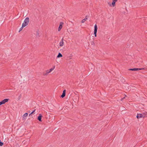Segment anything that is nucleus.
<instances>
[{
  "label": "nucleus",
  "instance_id": "393cba45",
  "mask_svg": "<svg viewBox=\"0 0 147 147\" xmlns=\"http://www.w3.org/2000/svg\"><path fill=\"white\" fill-rule=\"evenodd\" d=\"M124 98H125V97H124L123 98H122L121 99V100H122Z\"/></svg>",
  "mask_w": 147,
  "mask_h": 147
},
{
  "label": "nucleus",
  "instance_id": "7ed1b4c3",
  "mask_svg": "<svg viewBox=\"0 0 147 147\" xmlns=\"http://www.w3.org/2000/svg\"><path fill=\"white\" fill-rule=\"evenodd\" d=\"M144 69V68H134L133 69H129V70H132V71H138L139 70H142Z\"/></svg>",
  "mask_w": 147,
  "mask_h": 147
},
{
  "label": "nucleus",
  "instance_id": "5701e85b",
  "mask_svg": "<svg viewBox=\"0 0 147 147\" xmlns=\"http://www.w3.org/2000/svg\"><path fill=\"white\" fill-rule=\"evenodd\" d=\"M91 43H92V45H94V42H92Z\"/></svg>",
  "mask_w": 147,
  "mask_h": 147
},
{
  "label": "nucleus",
  "instance_id": "39448f33",
  "mask_svg": "<svg viewBox=\"0 0 147 147\" xmlns=\"http://www.w3.org/2000/svg\"><path fill=\"white\" fill-rule=\"evenodd\" d=\"M136 117L137 119H138L140 118H144V116L143 115L142 113L138 114L136 116Z\"/></svg>",
  "mask_w": 147,
  "mask_h": 147
},
{
  "label": "nucleus",
  "instance_id": "6ab92c4d",
  "mask_svg": "<svg viewBox=\"0 0 147 147\" xmlns=\"http://www.w3.org/2000/svg\"><path fill=\"white\" fill-rule=\"evenodd\" d=\"M24 27H23V26L22 25V27L20 29V30H19V32H20V31H21L22 29H23V28H24Z\"/></svg>",
  "mask_w": 147,
  "mask_h": 147
},
{
  "label": "nucleus",
  "instance_id": "9d476101",
  "mask_svg": "<svg viewBox=\"0 0 147 147\" xmlns=\"http://www.w3.org/2000/svg\"><path fill=\"white\" fill-rule=\"evenodd\" d=\"M143 115L144 116V118L145 117H147V112H145L142 113Z\"/></svg>",
  "mask_w": 147,
  "mask_h": 147
},
{
  "label": "nucleus",
  "instance_id": "aec40b11",
  "mask_svg": "<svg viewBox=\"0 0 147 147\" xmlns=\"http://www.w3.org/2000/svg\"><path fill=\"white\" fill-rule=\"evenodd\" d=\"M3 143L2 142H1V141L0 140V146H2L3 145Z\"/></svg>",
  "mask_w": 147,
  "mask_h": 147
},
{
  "label": "nucleus",
  "instance_id": "b1692460",
  "mask_svg": "<svg viewBox=\"0 0 147 147\" xmlns=\"http://www.w3.org/2000/svg\"><path fill=\"white\" fill-rule=\"evenodd\" d=\"M84 19H85L86 20L87 19V18L86 17H85Z\"/></svg>",
  "mask_w": 147,
  "mask_h": 147
},
{
  "label": "nucleus",
  "instance_id": "4468645a",
  "mask_svg": "<svg viewBox=\"0 0 147 147\" xmlns=\"http://www.w3.org/2000/svg\"><path fill=\"white\" fill-rule=\"evenodd\" d=\"M55 68V66H54L53 68H51V69H49V72H51V71H52L53 69H54Z\"/></svg>",
  "mask_w": 147,
  "mask_h": 147
},
{
  "label": "nucleus",
  "instance_id": "0eeeda50",
  "mask_svg": "<svg viewBox=\"0 0 147 147\" xmlns=\"http://www.w3.org/2000/svg\"><path fill=\"white\" fill-rule=\"evenodd\" d=\"M42 117V115L40 114L39 116L38 117L37 119L40 121H42L41 118Z\"/></svg>",
  "mask_w": 147,
  "mask_h": 147
},
{
  "label": "nucleus",
  "instance_id": "f3484780",
  "mask_svg": "<svg viewBox=\"0 0 147 147\" xmlns=\"http://www.w3.org/2000/svg\"><path fill=\"white\" fill-rule=\"evenodd\" d=\"M36 36H39V32L38 31L36 32Z\"/></svg>",
  "mask_w": 147,
  "mask_h": 147
},
{
  "label": "nucleus",
  "instance_id": "4be33fe9",
  "mask_svg": "<svg viewBox=\"0 0 147 147\" xmlns=\"http://www.w3.org/2000/svg\"><path fill=\"white\" fill-rule=\"evenodd\" d=\"M109 5H110V6H111V4L110 3H108Z\"/></svg>",
  "mask_w": 147,
  "mask_h": 147
},
{
  "label": "nucleus",
  "instance_id": "412c9836",
  "mask_svg": "<svg viewBox=\"0 0 147 147\" xmlns=\"http://www.w3.org/2000/svg\"><path fill=\"white\" fill-rule=\"evenodd\" d=\"M35 109L31 113H30V114H32L33 113L35 112Z\"/></svg>",
  "mask_w": 147,
  "mask_h": 147
},
{
  "label": "nucleus",
  "instance_id": "a211bd4d",
  "mask_svg": "<svg viewBox=\"0 0 147 147\" xmlns=\"http://www.w3.org/2000/svg\"><path fill=\"white\" fill-rule=\"evenodd\" d=\"M86 21V19H83L81 21L82 23H84Z\"/></svg>",
  "mask_w": 147,
  "mask_h": 147
},
{
  "label": "nucleus",
  "instance_id": "2eb2a0df",
  "mask_svg": "<svg viewBox=\"0 0 147 147\" xmlns=\"http://www.w3.org/2000/svg\"><path fill=\"white\" fill-rule=\"evenodd\" d=\"M94 27V30H97L98 28L97 25L96 24H95Z\"/></svg>",
  "mask_w": 147,
  "mask_h": 147
},
{
  "label": "nucleus",
  "instance_id": "6e6552de",
  "mask_svg": "<svg viewBox=\"0 0 147 147\" xmlns=\"http://www.w3.org/2000/svg\"><path fill=\"white\" fill-rule=\"evenodd\" d=\"M117 1V0H113L112 3L113 7H114L115 5V3Z\"/></svg>",
  "mask_w": 147,
  "mask_h": 147
},
{
  "label": "nucleus",
  "instance_id": "f8f14e48",
  "mask_svg": "<svg viewBox=\"0 0 147 147\" xmlns=\"http://www.w3.org/2000/svg\"><path fill=\"white\" fill-rule=\"evenodd\" d=\"M28 114L27 113H26L24 114L23 116V117L24 118L27 117L28 116Z\"/></svg>",
  "mask_w": 147,
  "mask_h": 147
},
{
  "label": "nucleus",
  "instance_id": "20e7f679",
  "mask_svg": "<svg viewBox=\"0 0 147 147\" xmlns=\"http://www.w3.org/2000/svg\"><path fill=\"white\" fill-rule=\"evenodd\" d=\"M63 22H61L60 23V24H59V28H58V31H60L61 30V29L62 28V26H63Z\"/></svg>",
  "mask_w": 147,
  "mask_h": 147
},
{
  "label": "nucleus",
  "instance_id": "423d86ee",
  "mask_svg": "<svg viewBox=\"0 0 147 147\" xmlns=\"http://www.w3.org/2000/svg\"><path fill=\"white\" fill-rule=\"evenodd\" d=\"M65 92H66V90H63V92L62 95H61V97L62 98H63L65 96Z\"/></svg>",
  "mask_w": 147,
  "mask_h": 147
},
{
  "label": "nucleus",
  "instance_id": "f257e3e1",
  "mask_svg": "<svg viewBox=\"0 0 147 147\" xmlns=\"http://www.w3.org/2000/svg\"><path fill=\"white\" fill-rule=\"evenodd\" d=\"M29 22V18L28 17H26L25 19L24 22L23 23L22 25L23 27H24L26 26L28 24Z\"/></svg>",
  "mask_w": 147,
  "mask_h": 147
},
{
  "label": "nucleus",
  "instance_id": "f03ea898",
  "mask_svg": "<svg viewBox=\"0 0 147 147\" xmlns=\"http://www.w3.org/2000/svg\"><path fill=\"white\" fill-rule=\"evenodd\" d=\"M9 100V99H5L2 101L1 102H0V105L4 104L5 102L8 101Z\"/></svg>",
  "mask_w": 147,
  "mask_h": 147
},
{
  "label": "nucleus",
  "instance_id": "ddd939ff",
  "mask_svg": "<svg viewBox=\"0 0 147 147\" xmlns=\"http://www.w3.org/2000/svg\"><path fill=\"white\" fill-rule=\"evenodd\" d=\"M97 32V30H94L93 34L94 35L95 37L96 36V33Z\"/></svg>",
  "mask_w": 147,
  "mask_h": 147
},
{
  "label": "nucleus",
  "instance_id": "a878e982",
  "mask_svg": "<svg viewBox=\"0 0 147 147\" xmlns=\"http://www.w3.org/2000/svg\"><path fill=\"white\" fill-rule=\"evenodd\" d=\"M31 114H30L29 115L30 116V115H31Z\"/></svg>",
  "mask_w": 147,
  "mask_h": 147
},
{
  "label": "nucleus",
  "instance_id": "9b49d317",
  "mask_svg": "<svg viewBox=\"0 0 147 147\" xmlns=\"http://www.w3.org/2000/svg\"><path fill=\"white\" fill-rule=\"evenodd\" d=\"M62 57V54L60 53H59L57 56V58H59Z\"/></svg>",
  "mask_w": 147,
  "mask_h": 147
},
{
  "label": "nucleus",
  "instance_id": "1a4fd4ad",
  "mask_svg": "<svg viewBox=\"0 0 147 147\" xmlns=\"http://www.w3.org/2000/svg\"><path fill=\"white\" fill-rule=\"evenodd\" d=\"M63 38L61 40V41L59 43V46L60 47H62L63 45Z\"/></svg>",
  "mask_w": 147,
  "mask_h": 147
},
{
  "label": "nucleus",
  "instance_id": "dca6fc26",
  "mask_svg": "<svg viewBox=\"0 0 147 147\" xmlns=\"http://www.w3.org/2000/svg\"><path fill=\"white\" fill-rule=\"evenodd\" d=\"M50 72H49V70H47L46 71V73L44 74V75H47Z\"/></svg>",
  "mask_w": 147,
  "mask_h": 147
}]
</instances>
